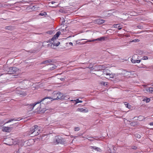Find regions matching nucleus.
<instances>
[{
    "label": "nucleus",
    "mask_w": 153,
    "mask_h": 153,
    "mask_svg": "<svg viewBox=\"0 0 153 153\" xmlns=\"http://www.w3.org/2000/svg\"><path fill=\"white\" fill-rule=\"evenodd\" d=\"M40 130L37 125H35L30 129L28 132V134L31 135L32 136L38 135L40 133Z\"/></svg>",
    "instance_id": "1"
},
{
    "label": "nucleus",
    "mask_w": 153,
    "mask_h": 153,
    "mask_svg": "<svg viewBox=\"0 0 153 153\" xmlns=\"http://www.w3.org/2000/svg\"><path fill=\"white\" fill-rule=\"evenodd\" d=\"M53 97L52 98V100H62V97L63 96V94L61 93L60 92H58L57 91H54L53 93Z\"/></svg>",
    "instance_id": "2"
},
{
    "label": "nucleus",
    "mask_w": 153,
    "mask_h": 153,
    "mask_svg": "<svg viewBox=\"0 0 153 153\" xmlns=\"http://www.w3.org/2000/svg\"><path fill=\"white\" fill-rule=\"evenodd\" d=\"M100 71L102 72V71L101 70ZM102 72L103 73L102 74L106 75L105 77L107 79L112 78L114 77L113 75L110 74L109 71L108 69L103 70Z\"/></svg>",
    "instance_id": "3"
},
{
    "label": "nucleus",
    "mask_w": 153,
    "mask_h": 153,
    "mask_svg": "<svg viewBox=\"0 0 153 153\" xmlns=\"http://www.w3.org/2000/svg\"><path fill=\"white\" fill-rule=\"evenodd\" d=\"M54 143L55 144H63L65 143V141L64 139L61 137H57L54 141Z\"/></svg>",
    "instance_id": "4"
},
{
    "label": "nucleus",
    "mask_w": 153,
    "mask_h": 153,
    "mask_svg": "<svg viewBox=\"0 0 153 153\" xmlns=\"http://www.w3.org/2000/svg\"><path fill=\"white\" fill-rule=\"evenodd\" d=\"M49 98H48L47 97H45L44 98H43L40 101H39L38 102H37L36 103H33L31 104H30V105H27V108H28V109L29 110H31L33 109V107L34 106H35L37 104L41 102H42L44 100H45L46 99H47Z\"/></svg>",
    "instance_id": "5"
},
{
    "label": "nucleus",
    "mask_w": 153,
    "mask_h": 153,
    "mask_svg": "<svg viewBox=\"0 0 153 153\" xmlns=\"http://www.w3.org/2000/svg\"><path fill=\"white\" fill-rule=\"evenodd\" d=\"M105 39V37H101L100 38H98L96 39H94L93 40H89L85 42V43L87 42H94L95 41H102L104 40Z\"/></svg>",
    "instance_id": "6"
},
{
    "label": "nucleus",
    "mask_w": 153,
    "mask_h": 153,
    "mask_svg": "<svg viewBox=\"0 0 153 153\" xmlns=\"http://www.w3.org/2000/svg\"><path fill=\"white\" fill-rule=\"evenodd\" d=\"M2 130L3 131L5 132H10L11 130V128L4 126L2 127Z\"/></svg>",
    "instance_id": "7"
},
{
    "label": "nucleus",
    "mask_w": 153,
    "mask_h": 153,
    "mask_svg": "<svg viewBox=\"0 0 153 153\" xmlns=\"http://www.w3.org/2000/svg\"><path fill=\"white\" fill-rule=\"evenodd\" d=\"M21 82L22 83V84L23 85H24L25 84L27 86L30 85L29 84V83L30 82V81L27 80H24Z\"/></svg>",
    "instance_id": "8"
},
{
    "label": "nucleus",
    "mask_w": 153,
    "mask_h": 153,
    "mask_svg": "<svg viewBox=\"0 0 153 153\" xmlns=\"http://www.w3.org/2000/svg\"><path fill=\"white\" fill-rule=\"evenodd\" d=\"M52 61L51 59H48L43 61L41 64H44L47 65H49Z\"/></svg>",
    "instance_id": "9"
},
{
    "label": "nucleus",
    "mask_w": 153,
    "mask_h": 153,
    "mask_svg": "<svg viewBox=\"0 0 153 153\" xmlns=\"http://www.w3.org/2000/svg\"><path fill=\"white\" fill-rule=\"evenodd\" d=\"M77 111L82 112H88V110L86 109H84L82 108H78L77 110Z\"/></svg>",
    "instance_id": "10"
},
{
    "label": "nucleus",
    "mask_w": 153,
    "mask_h": 153,
    "mask_svg": "<svg viewBox=\"0 0 153 153\" xmlns=\"http://www.w3.org/2000/svg\"><path fill=\"white\" fill-rule=\"evenodd\" d=\"M21 119H20V118H15L13 119H12L11 120H9L7 122L5 123H8L10 122H11L12 121H13V120L15 121H18V120H21Z\"/></svg>",
    "instance_id": "11"
},
{
    "label": "nucleus",
    "mask_w": 153,
    "mask_h": 153,
    "mask_svg": "<svg viewBox=\"0 0 153 153\" xmlns=\"http://www.w3.org/2000/svg\"><path fill=\"white\" fill-rule=\"evenodd\" d=\"M47 45L48 48H51L53 49L55 48V45H53V43H50L48 44Z\"/></svg>",
    "instance_id": "12"
},
{
    "label": "nucleus",
    "mask_w": 153,
    "mask_h": 153,
    "mask_svg": "<svg viewBox=\"0 0 153 153\" xmlns=\"http://www.w3.org/2000/svg\"><path fill=\"white\" fill-rule=\"evenodd\" d=\"M53 45H54L56 47L58 46L60 44V42H59L57 40H55L53 41Z\"/></svg>",
    "instance_id": "13"
},
{
    "label": "nucleus",
    "mask_w": 153,
    "mask_h": 153,
    "mask_svg": "<svg viewBox=\"0 0 153 153\" xmlns=\"http://www.w3.org/2000/svg\"><path fill=\"white\" fill-rule=\"evenodd\" d=\"M105 21L103 19H98L96 21L97 22L98 24H102Z\"/></svg>",
    "instance_id": "14"
},
{
    "label": "nucleus",
    "mask_w": 153,
    "mask_h": 153,
    "mask_svg": "<svg viewBox=\"0 0 153 153\" xmlns=\"http://www.w3.org/2000/svg\"><path fill=\"white\" fill-rule=\"evenodd\" d=\"M91 149H94L98 152H100L101 151V149L98 147H96V146H91Z\"/></svg>",
    "instance_id": "15"
},
{
    "label": "nucleus",
    "mask_w": 153,
    "mask_h": 153,
    "mask_svg": "<svg viewBox=\"0 0 153 153\" xmlns=\"http://www.w3.org/2000/svg\"><path fill=\"white\" fill-rule=\"evenodd\" d=\"M130 124L131 126H135L137 125H139L137 122H135V121H133V122H131L130 123Z\"/></svg>",
    "instance_id": "16"
},
{
    "label": "nucleus",
    "mask_w": 153,
    "mask_h": 153,
    "mask_svg": "<svg viewBox=\"0 0 153 153\" xmlns=\"http://www.w3.org/2000/svg\"><path fill=\"white\" fill-rule=\"evenodd\" d=\"M46 97L50 98H48L46 99L45 100H44V101L45 100V101L44 102V103H45H45H47L48 102H49V100L50 99H52V98H51V97ZM43 101H44V100H43Z\"/></svg>",
    "instance_id": "17"
},
{
    "label": "nucleus",
    "mask_w": 153,
    "mask_h": 153,
    "mask_svg": "<svg viewBox=\"0 0 153 153\" xmlns=\"http://www.w3.org/2000/svg\"><path fill=\"white\" fill-rule=\"evenodd\" d=\"M62 97V100H67L69 98V96L67 95L65 96L63 95Z\"/></svg>",
    "instance_id": "18"
},
{
    "label": "nucleus",
    "mask_w": 153,
    "mask_h": 153,
    "mask_svg": "<svg viewBox=\"0 0 153 153\" xmlns=\"http://www.w3.org/2000/svg\"><path fill=\"white\" fill-rule=\"evenodd\" d=\"M139 120L140 121H142L143 120L145 119L144 117L142 116H140L138 117Z\"/></svg>",
    "instance_id": "19"
},
{
    "label": "nucleus",
    "mask_w": 153,
    "mask_h": 153,
    "mask_svg": "<svg viewBox=\"0 0 153 153\" xmlns=\"http://www.w3.org/2000/svg\"><path fill=\"white\" fill-rule=\"evenodd\" d=\"M146 91L148 92H151V93H152V92L153 91V88H148L146 89Z\"/></svg>",
    "instance_id": "20"
},
{
    "label": "nucleus",
    "mask_w": 153,
    "mask_h": 153,
    "mask_svg": "<svg viewBox=\"0 0 153 153\" xmlns=\"http://www.w3.org/2000/svg\"><path fill=\"white\" fill-rule=\"evenodd\" d=\"M56 66L54 65H52V66L50 68L51 70H53L56 68Z\"/></svg>",
    "instance_id": "21"
},
{
    "label": "nucleus",
    "mask_w": 153,
    "mask_h": 153,
    "mask_svg": "<svg viewBox=\"0 0 153 153\" xmlns=\"http://www.w3.org/2000/svg\"><path fill=\"white\" fill-rule=\"evenodd\" d=\"M10 70H12L13 71L12 72V74H14L15 73V70L16 69V68H10Z\"/></svg>",
    "instance_id": "22"
},
{
    "label": "nucleus",
    "mask_w": 153,
    "mask_h": 153,
    "mask_svg": "<svg viewBox=\"0 0 153 153\" xmlns=\"http://www.w3.org/2000/svg\"><path fill=\"white\" fill-rule=\"evenodd\" d=\"M27 51L31 53H34L36 52V51L35 50H30L29 51Z\"/></svg>",
    "instance_id": "23"
},
{
    "label": "nucleus",
    "mask_w": 153,
    "mask_h": 153,
    "mask_svg": "<svg viewBox=\"0 0 153 153\" xmlns=\"http://www.w3.org/2000/svg\"><path fill=\"white\" fill-rule=\"evenodd\" d=\"M61 33L59 31H58L56 33V34L55 35L56 36V37H57V38H58V37L59 36V35Z\"/></svg>",
    "instance_id": "24"
},
{
    "label": "nucleus",
    "mask_w": 153,
    "mask_h": 153,
    "mask_svg": "<svg viewBox=\"0 0 153 153\" xmlns=\"http://www.w3.org/2000/svg\"><path fill=\"white\" fill-rule=\"evenodd\" d=\"M56 38H57V37H56V36L55 35L51 39V40L52 41H53L55 40H57L56 39Z\"/></svg>",
    "instance_id": "25"
},
{
    "label": "nucleus",
    "mask_w": 153,
    "mask_h": 153,
    "mask_svg": "<svg viewBox=\"0 0 153 153\" xmlns=\"http://www.w3.org/2000/svg\"><path fill=\"white\" fill-rule=\"evenodd\" d=\"M135 137H137L138 138H140L141 137V136H140V135L138 134H135Z\"/></svg>",
    "instance_id": "26"
},
{
    "label": "nucleus",
    "mask_w": 153,
    "mask_h": 153,
    "mask_svg": "<svg viewBox=\"0 0 153 153\" xmlns=\"http://www.w3.org/2000/svg\"><path fill=\"white\" fill-rule=\"evenodd\" d=\"M140 41L138 39H135L133 40L132 41H131V42H139Z\"/></svg>",
    "instance_id": "27"
},
{
    "label": "nucleus",
    "mask_w": 153,
    "mask_h": 153,
    "mask_svg": "<svg viewBox=\"0 0 153 153\" xmlns=\"http://www.w3.org/2000/svg\"><path fill=\"white\" fill-rule=\"evenodd\" d=\"M143 101H146V102H148L150 101V99L149 98H147L146 99H144L143 100Z\"/></svg>",
    "instance_id": "28"
},
{
    "label": "nucleus",
    "mask_w": 153,
    "mask_h": 153,
    "mask_svg": "<svg viewBox=\"0 0 153 153\" xmlns=\"http://www.w3.org/2000/svg\"><path fill=\"white\" fill-rule=\"evenodd\" d=\"M80 128L79 127H75L74 128V130L75 131H78L80 130Z\"/></svg>",
    "instance_id": "29"
},
{
    "label": "nucleus",
    "mask_w": 153,
    "mask_h": 153,
    "mask_svg": "<svg viewBox=\"0 0 153 153\" xmlns=\"http://www.w3.org/2000/svg\"><path fill=\"white\" fill-rule=\"evenodd\" d=\"M46 14V12H44L43 13H39V15L41 16H45Z\"/></svg>",
    "instance_id": "30"
},
{
    "label": "nucleus",
    "mask_w": 153,
    "mask_h": 153,
    "mask_svg": "<svg viewBox=\"0 0 153 153\" xmlns=\"http://www.w3.org/2000/svg\"><path fill=\"white\" fill-rule=\"evenodd\" d=\"M5 29L6 30H10L11 29L10 26H7L5 27Z\"/></svg>",
    "instance_id": "31"
},
{
    "label": "nucleus",
    "mask_w": 153,
    "mask_h": 153,
    "mask_svg": "<svg viewBox=\"0 0 153 153\" xmlns=\"http://www.w3.org/2000/svg\"><path fill=\"white\" fill-rule=\"evenodd\" d=\"M76 103H79V102H82V101L79 100L78 99H77L76 100Z\"/></svg>",
    "instance_id": "32"
},
{
    "label": "nucleus",
    "mask_w": 153,
    "mask_h": 153,
    "mask_svg": "<svg viewBox=\"0 0 153 153\" xmlns=\"http://www.w3.org/2000/svg\"><path fill=\"white\" fill-rule=\"evenodd\" d=\"M148 57L146 56H145L143 57L142 58V59L143 60H146L148 59Z\"/></svg>",
    "instance_id": "33"
},
{
    "label": "nucleus",
    "mask_w": 153,
    "mask_h": 153,
    "mask_svg": "<svg viewBox=\"0 0 153 153\" xmlns=\"http://www.w3.org/2000/svg\"><path fill=\"white\" fill-rule=\"evenodd\" d=\"M131 62L133 63H135L136 62V60H134L133 59H131Z\"/></svg>",
    "instance_id": "34"
},
{
    "label": "nucleus",
    "mask_w": 153,
    "mask_h": 153,
    "mask_svg": "<svg viewBox=\"0 0 153 153\" xmlns=\"http://www.w3.org/2000/svg\"><path fill=\"white\" fill-rule=\"evenodd\" d=\"M104 66L103 65H100L99 66V68H101L102 69L103 68H104Z\"/></svg>",
    "instance_id": "35"
},
{
    "label": "nucleus",
    "mask_w": 153,
    "mask_h": 153,
    "mask_svg": "<svg viewBox=\"0 0 153 153\" xmlns=\"http://www.w3.org/2000/svg\"><path fill=\"white\" fill-rule=\"evenodd\" d=\"M126 107H127V108H129L131 107L130 105H128V104H127L126 105Z\"/></svg>",
    "instance_id": "36"
},
{
    "label": "nucleus",
    "mask_w": 153,
    "mask_h": 153,
    "mask_svg": "<svg viewBox=\"0 0 153 153\" xmlns=\"http://www.w3.org/2000/svg\"><path fill=\"white\" fill-rule=\"evenodd\" d=\"M65 79V77H64L63 78H60L59 79L62 81H63Z\"/></svg>",
    "instance_id": "37"
},
{
    "label": "nucleus",
    "mask_w": 153,
    "mask_h": 153,
    "mask_svg": "<svg viewBox=\"0 0 153 153\" xmlns=\"http://www.w3.org/2000/svg\"><path fill=\"white\" fill-rule=\"evenodd\" d=\"M140 60H136V62H137V63H139L140 62Z\"/></svg>",
    "instance_id": "38"
},
{
    "label": "nucleus",
    "mask_w": 153,
    "mask_h": 153,
    "mask_svg": "<svg viewBox=\"0 0 153 153\" xmlns=\"http://www.w3.org/2000/svg\"><path fill=\"white\" fill-rule=\"evenodd\" d=\"M117 25H117H117H114V27H117Z\"/></svg>",
    "instance_id": "39"
},
{
    "label": "nucleus",
    "mask_w": 153,
    "mask_h": 153,
    "mask_svg": "<svg viewBox=\"0 0 153 153\" xmlns=\"http://www.w3.org/2000/svg\"><path fill=\"white\" fill-rule=\"evenodd\" d=\"M4 123V121H1L0 120V124H2Z\"/></svg>",
    "instance_id": "40"
},
{
    "label": "nucleus",
    "mask_w": 153,
    "mask_h": 153,
    "mask_svg": "<svg viewBox=\"0 0 153 153\" xmlns=\"http://www.w3.org/2000/svg\"><path fill=\"white\" fill-rule=\"evenodd\" d=\"M149 125L151 126H153V122L150 123H149Z\"/></svg>",
    "instance_id": "41"
},
{
    "label": "nucleus",
    "mask_w": 153,
    "mask_h": 153,
    "mask_svg": "<svg viewBox=\"0 0 153 153\" xmlns=\"http://www.w3.org/2000/svg\"><path fill=\"white\" fill-rule=\"evenodd\" d=\"M125 36H126V37H129V35H125Z\"/></svg>",
    "instance_id": "42"
},
{
    "label": "nucleus",
    "mask_w": 153,
    "mask_h": 153,
    "mask_svg": "<svg viewBox=\"0 0 153 153\" xmlns=\"http://www.w3.org/2000/svg\"><path fill=\"white\" fill-rule=\"evenodd\" d=\"M69 44L70 45H72V44H73L72 43V42H71L69 43Z\"/></svg>",
    "instance_id": "43"
},
{
    "label": "nucleus",
    "mask_w": 153,
    "mask_h": 153,
    "mask_svg": "<svg viewBox=\"0 0 153 153\" xmlns=\"http://www.w3.org/2000/svg\"><path fill=\"white\" fill-rule=\"evenodd\" d=\"M51 4H54V3H55V2H54V1H52V2H51Z\"/></svg>",
    "instance_id": "44"
},
{
    "label": "nucleus",
    "mask_w": 153,
    "mask_h": 153,
    "mask_svg": "<svg viewBox=\"0 0 153 153\" xmlns=\"http://www.w3.org/2000/svg\"><path fill=\"white\" fill-rule=\"evenodd\" d=\"M137 147H136L134 146V147L133 148V149H136Z\"/></svg>",
    "instance_id": "45"
},
{
    "label": "nucleus",
    "mask_w": 153,
    "mask_h": 153,
    "mask_svg": "<svg viewBox=\"0 0 153 153\" xmlns=\"http://www.w3.org/2000/svg\"><path fill=\"white\" fill-rule=\"evenodd\" d=\"M119 27H120V26H118V29H119V30L121 29L122 28H119Z\"/></svg>",
    "instance_id": "46"
},
{
    "label": "nucleus",
    "mask_w": 153,
    "mask_h": 153,
    "mask_svg": "<svg viewBox=\"0 0 153 153\" xmlns=\"http://www.w3.org/2000/svg\"><path fill=\"white\" fill-rule=\"evenodd\" d=\"M86 40V39H80L79 40L81 41V40Z\"/></svg>",
    "instance_id": "47"
},
{
    "label": "nucleus",
    "mask_w": 153,
    "mask_h": 153,
    "mask_svg": "<svg viewBox=\"0 0 153 153\" xmlns=\"http://www.w3.org/2000/svg\"><path fill=\"white\" fill-rule=\"evenodd\" d=\"M125 105L126 106V105L127 102H125Z\"/></svg>",
    "instance_id": "48"
},
{
    "label": "nucleus",
    "mask_w": 153,
    "mask_h": 153,
    "mask_svg": "<svg viewBox=\"0 0 153 153\" xmlns=\"http://www.w3.org/2000/svg\"><path fill=\"white\" fill-rule=\"evenodd\" d=\"M57 6H52V7H57Z\"/></svg>",
    "instance_id": "49"
},
{
    "label": "nucleus",
    "mask_w": 153,
    "mask_h": 153,
    "mask_svg": "<svg viewBox=\"0 0 153 153\" xmlns=\"http://www.w3.org/2000/svg\"><path fill=\"white\" fill-rule=\"evenodd\" d=\"M47 33H49V34H51V32H49V33L47 32Z\"/></svg>",
    "instance_id": "50"
},
{
    "label": "nucleus",
    "mask_w": 153,
    "mask_h": 153,
    "mask_svg": "<svg viewBox=\"0 0 153 153\" xmlns=\"http://www.w3.org/2000/svg\"><path fill=\"white\" fill-rule=\"evenodd\" d=\"M128 73H130L131 72H128Z\"/></svg>",
    "instance_id": "51"
},
{
    "label": "nucleus",
    "mask_w": 153,
    "mask_h": 153,
    "mask_svg": "<svg viewBox=\"0 0 153 153\" xmlns=\"http://www.w3.org/2000/svg\"><path fill=\"white\" fill-rule=\"evenodd\" d=\"M88 68H91L88 67Z\"/></svg>",
    "instance_id": "52"
}]
</instances>
